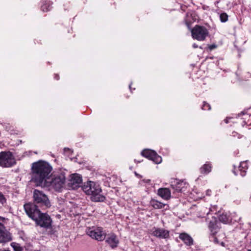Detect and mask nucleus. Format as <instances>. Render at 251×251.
Instances as JSON below:
<instances>
[{
	"label": "nucleus",
	"mask_w": 251,
	"mask_h": 251,
	"mask_svg": "<svg viewBox=\"0 0 251 251\" xmlns=\"http://www.w3.org/2000/svg\"><path fill=\"white\" fill-rule=\"evenodd\" d=\"M52 170V167L48 163V186L56 191H60L65 181V174L62 172H53L49 176Z\"/></svg>",
	"instance_id": "20e7f679"
},
{
	"label": "nucleus",
	"mask_w": 251,
	"mask_h": 251,
	"mask_svg": "<svg viewBox=\"0 0 251 251\" xmlns=\"http://www.w3.org/2000/svg\"><path fill=\"white\" fill-rule=\"evenodd\" d=\"M157 194L165 200H168L171 198V191L167 188H159L158 190Z\"/></svg>",
	"instance_id": "dca6fc26"
},
{
	"label": "nucleus",
	"mask_w": 251,
	"mask_h": 251,
	"mask_svg": "<svg viewBox=\"0 0 251 251\" xmlns=\"http://www.w3.org/2000/svg\"><path fill=\"white\" fill-rule=\"evenodd\" d=\"M33 198L36 203L45 206V208L47 207V196L42 191L35 190L33 192Z\"/></svg>",
	"instance_id": "1a4fd4ad"
},
{
	"label": "nucleus",
	"mask_w": 251,
	"mask_h": 251,
	"mask_svg": "<svg viewBox=\"0 0 251 251\" xmlns=\"http://www.w3.org/2000/svg\"><path fill=\"white\" fill-rule=\"evenodd\" d=\"M56 79H58V76H56Z\"/></svg>",
	"instance_id": "a19ab883"
},
{
	"label": "nucleus",
	"mask_w": 251,
	"mask_h": 251,
	"mask_svg": "<svg viewBox=\"0 0 251 251\" xmlns=\"http://www.w3.org/2000/svg\"><path fill=\"white\" fill-rule=\"evenodd\" d=\"M210 193H211V190H207V191H206V195L207 196H210L211 195Z\"/></svg>",
	"instance_id": "c85d7f7f"
},
{
	"label": "nucleus",
	"mask_w": 251,
	"mask_h": 251,
	"mask_svg": "<svg viewBox=\"0 0 251 251\" xmlns=\"http://www.w3.org/2000/svg\"><path fill=\"white\" fill-rule=\"evenodd\" d=\"M4 218L0 217V243H5L12 240L11 236L2 224Z\"/></svg>",
	"instance_id": "9b49d317"
},
{
	"label": "nucleus",
	"mask_w": 251,
	"mask_h": 251,
	"mask_svg": "<svg viewBox=\"0 0 251 251\" xmlns=\"http://www.w3.org/2000/svg\"><path fill=\"white\" fill-rule=\"evenodd\" d=\"M16 164L15 159L10 151L0 152V166L10 167Z\"/></svg>",
	"instance_id": "423d86ee"
},
{
	"label": "nucleus",
	"mask_w": 251,
	"mask_h": 251,
	"mask_svg": "<svg viewBox=\"0 0 251 251\" xmlns=\"http://www.w3.org/2000/svg\"><path fill=\"white\" fill-rule=\"evenodd\" d=\"M152 234L157 238L163 239L167 238L169 236V231L163 228H154L152 230Z\"/></svg>",
	"instance_id": "2eb2a0df"
},
{
	"label": "nucleus",
	"mask_w": 251,
	"mask_h": 251,
	"mask_svg": "<svg viewBox=\"0 0 251 251\" xmlns=\"http://www.w3.org/2000/svg\"><path fill=\"white\" fill-rule=\"evenodd\" d=\"M86 232L88 235L98 241H102L106 237V232L101 227H88Z\"/></svg>",
	"instance_id": "39448f33"
},
{
	"label": "nucleus",
	"mask_w": 251,
	"mask_h": 251,
	"mask_svg": "<svg viewBox=\"0 0 251 251\" xmlns=\"http://www.w3.org/2000/svg\"><path fill=\"white\" fill-rule=\"evenodd\" d=\"M219 221L224 224H227L230 222L231 220L226 214H222L219 217Z\"/></svg>",
	"instance_id": "412c9836"
},
{
	"label": "nucleus",
	"mask_w": 251,
	"mask_h": 251,
	"mask_svg": "<svg viewBox=\"0 0 251 251\" xmlns=\"http://www.w3.org/2000/svg\"><path fill=\"white\" fill-rule=\"evenodd\" d=\"M171 187L177 192H181L185 191L186 184L183 181L176 179H172L170 182Z\"/></svg>",
	"instance_id": "f8f14e48"
},
{
	"label": "nucleus",
	"mask_w": 251,
	"mask_h": 251,
	"mask_svg": "<svg viewBox=\"0 0 251 251\" xmlns=\"http://www.w3.org/2000/svg\"><path fill=\"white\" fill-rule=\"evenodd\" d=\"M202 109L204 110H210L211 109V107H210V105L208 103H207L205 102H204L203 104L202 107Z\"/></svg>",
	"instance_id": "393cba45"
},
{
	"label": "nucleus",
	"mask_w": 251,
	"mask_h": 251,
	"mask_svg": "<svg viewBox=\"0 0 251 251\" xmlns=\"http://www.w3.org/2000/svg\"><path fill=\"white\" fill-rule=\"evenodd\" d=\"M105 239L106 242L112 248L116 247L119 244L117 237L113 233L106 235Z\"/></svg>",
	"instance_id": "4468645a"
},
{
	"label": "nucleus",
	"mask_w": 251,
	"mask_h": 251,
	"mask_svg": "<svg viewBox=\"0 0 251 251\" xmlns=\"http://www.w3.org/2000/svg\"><path fill=\"white\" fill-rule=\"evenodd\" d=\"M209 210H208L207 208H205L204 209V214L202 215H201L200 216H201L202 217H204L205 214H206V215L209 214Z\"/></svg>",
	"instance_id": "a878e982"
},
{
	"label": "nucleus",
	"mask_w": 251,
	"mask_h": 251,
	"mask_svg": "<svg viewBox=\"0 0 251 251\" xmlns=\"http://www.w3.org/2000/svg\"><path fill=\"white\" fill-rule=\"evenodd\" d=\"M42 10L43 11H46L47 10V8L46 5L42 6Z\"/></svg>",
	"instance_id": "c756f323"
},
{
	"label": "nucleus",
	"mask_w": 251,
	"mask_h": 251,
	"mask_svg": "<svg viewBox=\"0 0 251 251\" xmlns=\"http://www.w3.org/2000/svg\"><path fill=\"white\" fill-rule=\"evenodd\" d=\"M220 222L217 219V218L214 216H212L211 219L208 222V228L210 231V233L212 234H216L220 226L219 225Z\"/></svg>",
	"instance_id": "ddd939ff"
},
{
	"label": "nucleus",
	"mask_w": 251,
	"mask_h": 251,
	"mask_svg": "<svg viewBox=\"0 0 251 251\" xmlns=\"http://www.w3.org/2000/svg\"><path fill=\"white\" fill-rule=\"evenodd\" d=\"M0 251H9V250H4V251L0 250Z\"/></svg>",
	"instance_id": "4c0bfd02"
},
{
	"label": "nucleus",
	"mask_w": 251,
	"mask_h": 251,
	"mask_svg": "<svg viewBox=\"0 0 251 251\" xmlns=\"http://www.w3.org/2000/svg\"><path fill=\"white\" fill-rule=\"evenodd\" d=\"M201 172L202 174H208L210 172H211V166L210 164L206 163L203 166L201 167Z\"/></svg>",
	"instance_id": "aec40b11"
},
{
	"label": "nucleus",
	"mask_w": 251,
	"mask_h": 251,
	"mask_svg": "<svg viewBox=\"0 0 251 251\" xmlns=\"http://www.w3.org/2000/svg\"><path fill=\"white\" fill-rule=\"evenodd\" d=\"M232 134H233V136H235V134H237V133L236 132H233V133H232Z\"/></svg>",
	"instance_id": "72a5a7b5"
},
{
	"label": "nucleus",
	"mask_w": 251,
	"mask_h": 251,
	"mask_svg": "<svg viewBox=\"0 0 251 251\" xmlns=\"http://www.w3.org/2000/svg\"><path fill=\"white\" fill-rule=\"evenodd\" d=\"M50 218L48 216V229H49L50 226Z\"/></svg>",
	"instance_id": "bb28decb"
},
{
	"label": "nucleus",
	"mask_w": 251,
	"mask_h": 251,
	"mask_svg": "<svg viewBox=\"0 0 251 251\" xmlns=\"http://www.w3.org/2000/svg\"><path fill=\"white\" fill-rule=\"evenodd\" d=\"M179 238L188 246H191L193 244L192 238L187 233H182L179 234Z\"/></svg>",
	"instance_id": "f3484780"
},
{
	"label": "nucleus",
	"mask_w": 251,
	"mask_h": 251,
	"mask_svg": "<svg viewBox=\"0 0 251 251\" xmlns=\"http://www.w3.org/2000/svg\"><path fill=\"white\" fill-rule=\"evenodd\" d=\"M51 156L52 158H54V155H53L52 154H51Z\"/></svg>",
	"instance_id": "58836bf2"
},
{
	"label": "nucleus",
	"mask_w": 251,
	"mask_h": 251,
	"mask_svg": "<svg viewBox=\"0 0 251 251\" xmlns=\"http://www.w3.org/2000/svg\"><path fill=\"white\" fill-rule=\"evenodd\" d=\"M24 209L27 215L34 220L41 227H47V216L41 213L34 204L29 202L24 205Z\"/></svg>",
	"instance_id": "7ed1b4c3"
},
{
	"label": "nucleus",
	"mask_w": 251,
	"mask_h": 251,
	"mask_svg": "<svg viewBox=\"0 0 251 251\" xmlns=\"http://www.w3.org/2000/svg\"><path fill=\"white\" fill-rule=\"evenodd\" d=\"M247 163L246 161L241 162L239 167V170L240 171V175L241 176H245L246 170L247 169Z\"/></svg>",
	"instance_id": "6ab92c4d"
},
{
	"label": "nucleus",
	"mask_w": 251,
	"mask_h": 251,
	"mask_svg": "<svg viewBox=\"0 0 251 251\" xmlns=\"http://www.w3.org/2000/svg\"><path fill=\"white\" fill-rule=\"evenodd\" d=\"M191 32L193 38L198 41L204 40L208 34L205 27L199 25H197L193 28Z\"/></svg>",
	"instance_id": "0eeeda50"
},
{
	"label": "nucleus",
	"mask_w": 251,
	"mask_h": 251,
	"mask_svg": "<svg viewBox=\"0 0 251 251\" xmlns=\"http://www.w3.org/2000/svg\"><path fill=\"white\" fill-rule=\"evenodd\" d=\"M216 48V46H215V45H211V46L209 47V48H210V50H212V49H214V48Z\"/></svg>",
	"instance_id": "7c9ffc66"
},
{
	"label": "nucleus",
	"mask_w": 251,
	"mask_h": 251,
	"mask_svg": "<svg viewBox=\"0 0 251 251\" xmlns=\"http://www.w3.org/2000/svg\"><path fill=\"white\" fill-rule=\"evenodd\" d=\"M193 47L194 48H198V45H196V44H194L193 45Z\"/></svg>",
	"instance_id": "2f4dec72"
},
{
	"label": "nucleus",
	"mask_w": 251,
	"mask_h": 251,
	"mask_svg": "<svg viewBox=\"0 0 251 251\" xmlns=\"http://www.w3.org/2000/svg\"><path fill=\"white\" fill-rule=\"evenodd\" d=\"M228 16L225 12H222L220 14V19L221 22L225 23L227 21Z\"/></svg>",
	"instance_id": "4be33fe9"
},
{
	"label": "nucleus",
	"mask_w": 251,
	"mask_h": 251,
	"mask_svg": "<svg viewBox=\"0 0 251 251\" xmlns=\"http://www.w3.org/2000/svg\"><path fill=\"white\" fill-rule=\"evenodd\" d=\"M131 84H130L129 85V89H131Z\"/></svg>",
	"instance_id": "e433bc0d"
},
{
	"label": "nucleus",
	"mask_w": 251,
	"mask_h": 251,
	"mask_svg": "<svg viewBox=\"0 0 251 251\" xmlns=\"http://www.w3.org/2000/svg\"><path fill=\"white\" fill-rule=\"evenodd\" d=\"M6 202V200L4 195L0 192V204L3 205Z\"/></svg>",
	"instance_id": "b1692460"
},
{
	"label": "nucleus",
	"mask_w": 251,
	"mask_h": 251,
	"mask_svg": "<svg viewBox=\"0 0 251 251\" xmlns=\"http://www.w3.org/2000/svg\"><path fill=\"white\" fill-rule=\"evenodd\" d=\"M233 172L235 174V175H237V173L234 171H233Z\"/></svg>",
	"instance_id": "f704fd0d"
},
{
	"label": "nucleus",
	"mask_w": 251,
	"mask_h": 251,
	"mask_svg": "<svg viewBox=\"0 0 251 251\" xmlns=\"http://www.w3.org/2000/svg\"><path fill=\"white\" fill-rule=\"evenodd\" d=\"M189 14H190L189 13H187V17H189Z\"/></svg>",
	"instance_id": "c9c22d12"
},
{
	"label": "nucleus",
	"mask_w": 251,
	"mask_h": 251,
	"mask_svg": "<svg viewBox=\"0 0 251 251\" xmlns=\"http://www.w3.org/2000/svg\"><path fill=\"white\" fill-rule=\"evenodd\" d=\"M215 234H212L211 233H210V235L209 236V240L211 242H213L215 244L218 243V241L217 238L215 236Z\"/></svg>",
	"instance_id": "5701e85b"
},
{
	"label": "nucleus",
	"mask_w": 251,
	"mask_h": 251,
	"mask_svg": "<svg viewBox=\"0 0 251 251\" xmlns=\"http://www.w3.org/2000/svg\"><path fill=\"white\" fill-rule=\"evenodd\" d=\"M31 181L35 183L36 186L42 188L47 186V163L40 160L34 162L31 167Z\"/></svg>",
	"instance_id": "f257e3e1"
},
{
	"label": "nucleus",
	"mask_w": 251,
	"mask_h": 251,
	"mask_svg": "<svg viewBox=\"0 0 251 251\" xmlns=\"http://www.w3.org/2000/svg\"><path fill=\"white\" fill-rule=\"evenodd\" d=\"M225 122L226 123H228V119H226L225 120Z\"/></svg>",
	"instance_id": "473e14b6"
},
{
	"label": "nucleus",
	"mask_w": 251,
	"mask_h": 251,
	"mask_svg": "<svg viewBox=\"0 0 251 251\" xmlns=\"http://www.w3.org/2000/svg\"><path fill=\"white\" fill-rule=\"evenodd\" d=\"M142 155L152 160L156 164H159L162 162V158L158 155L154 151L145 149L142 151Z\"/></svg>",
	"instance_id": "9d476101"
},
{
	"label": "nucleus",
	"mask_w": 251,
	"mask_h": 251,
	"mask_svg": "<svg viewBox=\"0 0 251 251\" xmlns=\"http://www.w3.org/2000/svg\"><path fill=\"white\" fill-rule=\"evenodd\" d=\"M82 189L86 194L91 196V199L93 201H103L105 199L98 182L88 181L84 183Z\"/></svg>",
	"instance_id": "f03ea898"
},
{
	"label": "nucleus",
	"mask_w": 251,
	"mask_h": 251,
	"mask_svg": "<svg viewBox=\"0 0 251 251\" xmlns=\"http://www.w3.org/2000/svg\"><path fill=\"white\" fill-rule=\"evenodd\" d=\"M186 21V24L187 25V26L189 28V24L190 23V21H189L187 19L185 20Z\"/></svg>",
	"instance_id": "cd10ccee"
},
{
	"label": "nucleus",
	"mask_w": 251,
	"mask_h": 251,
	"mask_svg": "<svg viewBox=\"0 0 251 251\" xmlns=\"http://www.w3.org/2000/svg\"><path fill=\"white\" fill-rule=\"evenodd\" d=\"M222 246H224V243H223V242L222 243Z\"/></svg>",
	"instance_id": "ea45409f"
},
{
	"label": "nucleus",
	"mask_w": 251,
	"mask_h": 251,
	"mask_svg": "<svg viewBox=\"0 0 251 251\" xmlns=\"http://www.w3.org/2000/svg\"><path fill=\"white\" fill-rule=\"evenodd\" d=\"M151 205L155 209H162L164 207L165 204L155 200L151 201Z\"/></svg>",
	"instance_id": "a211bd4d"
},
{
	"label": "nucleus",
	"mask_w": 251,
	"mask_h": 251,
	"mask_svg": "<svg viewBox=\"0 0 251 251\" xmlns=\"http://www.w3.org/2000/svg\"><path fill=\"white\" fill-rule=\"evenodd\" d=\"M82 179L80 175L77 174L70 175L67 186L70 189H75L80 186Z\"/></svg>",
	"instance_id": "6e6552de"
}]
</instances>
